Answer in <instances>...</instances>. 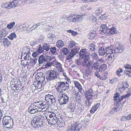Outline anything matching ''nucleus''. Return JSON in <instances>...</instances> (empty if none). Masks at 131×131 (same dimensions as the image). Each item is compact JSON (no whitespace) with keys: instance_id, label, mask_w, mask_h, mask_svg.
<instances>
[{"instance_id":"1","label":"nucleus","mask_w":131,"mask_h":131,"mask_svg":"<svg viewBox=\"0 0 131 131\" xmlns=\"http://www.w3.org/2000/svg\"><path fill=\"white\" fill-rule=\"evenodd\" d=\"M89 54L86 49H83L80 51L79 55V57L83 59L82 64L87 63L90 60Z\"/></svg>"},{"instance_id":"2","label":"nucleus","mask_w":131,"mask_h":131,"mask_svg":"<svg viewBox=\"0 0 131 131\" xmlns=\"http://www.w3.org/2000/svg\"><path fill=\"white\" fill-rule=\"evenodd\" d=\"M69 82L68 81L58 82L59 84L56 88L57 91L60 93L68 90L69 88Z\"/></svg>"},{"instance_id":"3","label":"nucleus","mask_w":131,"mask_h":131,"mask_svg":"<svg viewBox=\"0 0 131 131\" xmlns=\"http://www.w3.org/2000/svg\"><path fill=\"white\" fill-rule=\"evenodd\" d=\"M41 115H38L35 116L31 122V124L34 128H37L38 126L41 127L43 125V122L41 119Z\"/></svg>"},{"instance_id":"4","label":"nucleus","mask_w":131,"mask_h":131,"mask_svg":"<svg viewBox=\"0 0 131 131\" xmlns=\"http://www.w3.org/2000/svg\"><path fill=\"white\" fill-rule=\"evenodd\" d=\"M59 76L58 74L54 70H51L48 72L46 77L47 81L49 82L57 78Z\"/></svg>"},{"instance_id":"5","label":"nucleus","mask_w":131,"mask_h":131,"mask_svg":"<svg viewBox=\"0 0 131 131\" xmlns=\"http://www.w3.org/2000/svg\"><path fill=\"white\" fill-rule=\"evenodd\" d=\"M68 19L69 21L71 22H79L82 20L83 16L82 15H73L69 17Z\"/></svg>"},{"instance_id":"6","label":"nucleus","mask_w":131,"mask_h":131,"mask_svg":"<svg viewBox=\"0 0 131 131\" xmlns=\"http://www.w3.org/2000/svg\"><path fill=\"white\" fill-rule=\"evenodd\" d=\"M81 127L78 121L74 122L71 125V127H68L67 129V131H79Z\"/></svg>"},{"instance_id":"7","label":"nucleus","mask_w":131,"mask_h":131,"mask_svg":"<svg viewBox=\"0 0 131 131\" xmlns=\"http://www.w3.org/2000/svg\"><path fill=\"white\" fill-rule=\"evenodd\" d=\"M69 99V96L65 94H62L60 96L59 99V103L61 105L66 104L68 102Z\"/></svg>"},{"instance_id":"8","label":"nucleus","mask_w":131,"mask_h":131,"mask_svg":"<svg viewBox=\"0 0 131 131\" xmlns=\"http://www.w3.org/2000/svg\"><path fill=\"white\" fill-rule=\"evenodd\" d=\"M94 95L95 94L92 89H88L84 94V96L88 101L92 100L93 99V97Z\"/></svg>"},{"instance_id":"9","label":"nucleus","mask_w":131,"mask_h":131,"mask_svg":"<svg viewBox=\"0 0 131 131\" xmlns=\"http://www.w3.org/2000/svg\"><path fill=\"white\" fill-rule=\"evenodd\" d=\"M51 60V58L50 56L42 54L39 58V64H42L44 62L49 61Z\"/></svg>"},{"instance_id":"10","label":"nucleus","mask_w":131,"mask_h":131,"mask_svg":"<svg viewBox=\"0 0 131 131\" xmlns=\"http://www.w3.org/2000/svg\"><path fill=\"white\" fill-rule=\"evenodd\" d=\"M114 53H122L124 47L119 43L114 44L113 48Z\"/></svg>"},{"instance_id":"11","label":"nucleus","mask_w":131,"mask_h":131,"mask_svg":"<svg viewBox=\"0 0 131 131\" xmlns=\"http://www.w3.org/2000/svg\"><path fill=\"white\" fill-rule=\"evenodd\" d=\"M108 28L106 27L105 25H103L100 26V30L99 32L102 35L105 34H108Z\"/></svg>"},{"instance_id":"12","label":"nucleus","mask_w":131,"mask_h":131,"mask_svg":"<svg viewBox=\"0 0 131 131\" xmlns=\"http://www.w3.org/2000/svg\"><path fill=\"white\" fill-rule=\"evenodd\" d=\"M107 66L105 64L100 65L96 70L97 72H102L104 71L107 69Z\"/></svg>"},{"instance_id":"13","label":"nucleus","mask_w":131,"mask_h":131,"mask_svg":"<svg viewBox=\"0 0 131 131\" xmlns=\"http://www.w3.org/2000/svg\"><path fill=\"white\" fill-rule=\"evenodd\" d=\"M124 67L125 69V70L127 72L126 73V74L130 77L131 75L130 73H131V65L126 64Z\"/></svg>"},{"instance_id":"14","label":"nucleus","mask_w":131,"mask_h":131,"mask_svg":"<svg viewBox=\"0 0 131 131\" xmlns=\"http://www.w3.org/2000/svg\"><path fill=\"white\" fill-rule=\"evenodd\" d=\"M13 121V119L11 117L9 116H5L3 118V124L8 123L9 122Z\"/></svg>"},{"instance_id":"15","label":"nucleus","mask_w":131,"mask_h":131,"mask_svg":"<svg viewBox=\"0 0 131 131\" xmlns=\"http://www.w3.org/2000/svg\"><path fill=\"white\" fill-rule=\"evenodd\" d=\"M57 118L56 116H54L53 118H50V119H48L49 120L48 121V123L50 125H55L57 123Z\"/></svg>"},{"instance_id":"16","label":"nucleus","mask_w":131,"mask_h":131,"mask_svg":"<svg viewBox=\"0 0 131 131\" xmlns=\"http://www.w3.org/2000/svg\"><path fill=\"white\" fill-rule=\"evenodd\" d=\"M100 106V103H97L93 106L90 111L91 113V114H93L99 107Z\"/></svg>"},{"instance_id":"17","label":"nucleus","mask_w":131,"mask_h":131,"mask_svg":"<svg viewBox=\"0 0 131 131\" xmlns=\"http://www.w3.org/2000/svg\"><path fill=\"white\" fill-rule=\"evenodd\" d=\"M18 4V1H14L12 2L9 4H8V7L9 9L14 8Z\"/></svg>"},{"instance_id":"18","label":"nucleus","mask_w":131,"mask_h":131,"mask_svg":"<svg viewBox=\"0 0 131 131\" xmlns=\"http://www.w3.org/2000/svg\"><path fill=\"white\" fill-rule=\"evenodd\" d=\"M76 45L77 44L74 41L71 40L69 41L68 46L69 49H73L76 46Z\"/></svg>"},{"instance_id":"19","label":"nucleus","mask_w":131,"mask_h":131,"mask_svg":"<svg viewBox=\"0 0 131 131\" xmlns=\"http://www.w3.org/2000/svg\"><path fill=\"white\" fill-rule=\"evenodd\" d=\"M13 121L9 122L8 123L3 124L4 126L6 128L10 129L12 128L13 125Z\"/></svg>"},{"instance_id":"20","label":"nucleus","mask_w":131,"mask_h":131,"mask_svg":"<svg viewBox=\"0 0 131 131\" xmlns=\"http://www.w3.org/2000/svg\"><path fill=\"white\" fill-rule=\"evenodd\" d=\"M107 30H108V34H110V35H112L117 32L116 28L115 27H113L110 29L109 28Z\"/></svg>"},{"instance_id":"21","label":"nucleus","mask_w":131,"mask_h":131,"mask_svg":"<svg viewBox=\"0 0 131 131\" xmlns=\"http://www.w3.org/2000/svg\"><path fill=\"white\" fill-rule=\"evenodd\" d=\"M93 63V61L90 60L87 63L85 64H82V66L83 67H86L90 68L92 66Z\"/></svg>"},{"instance_id":"22","label":"nucleus","mask_w":131,"mask_h":131,"mask_svg":"<svg viewBox=\"0 0 131 131\" xmlns=\"http://www.w3.org/2000/svg\"><path fill=\"white\" fill-rule=\"evenodd\" d=\"M34 84L36 88L37 87L38 89L41 88L42 85V82L40 81H35Z\"/></svg>"},{"instance_id":"23","label":"nucleus","mask_w":131,"mask_h":131,"mask_svg":"<svg viewBox=\"0 0 131 131\" xmlns=\"http://www.w3.org/2000/svg\"><path fill=\"white\" fill-rule=\"evenodd\" d=\"M131 93H128L127 94L123 95L120 97H119V99H118L116 102H119L122 101L123 99L126 97H127L130 95Z\"/></svg>"},{"instance_id":"24","label":"nucleus","mask_w":131,"mask_h":131,"mask_svg":"<svg viewBox=\"0 0 131 131\" xmlns=\"http://www.w3.org/2000/svg\"><path fill=\"white\" fill-rule=\"evenodd\" d=\"M64 42L62 40H59L56 42L57 47L60 48L64 45Z\"/></svg>"},{"instance_id":"25","label":"nucleus","mask_w":131,"mask_h":131,"mask_svg":"<svg viewBox=\"0 0 131 131\" xmlns=\"http://www.w3.org/2000/svg\"><path fill=\"white\" fill-rule=\"evenodd\" d=\"M8 33V32L5 29H2L0 31V37H5Z\"/></svg>"},{"instance_id":"26","label":"nucleus","mask_w":131,"mask_h":131,"mask_svg":"<svg viewBox=\"0 0 131 131\" xmlns=\"http://www.w3.org/2000/svg\"><path fill=\"white\" fill-rule=\"evenodd\" d=\"M106 52L107 54H109L111 55L112 54H113L114 52L113 50L112 49L111 47H108L106 48Z\"/></svg>"},{"instance_id":"27","label":"nucleus","mask_w":131,"mask_h":131,"mask_svg":"<svg viewBox=\"0 0 131 131\" xmlns=\"http://www.w3.org/2000/svg\"><path fill=\"white\" fill-rule=\"evenodd\" d=\"M75 95L76 96V100L78 103H80L81 102V97L80 95L79 94V92H76Z\"/></svg>"},{"instance_id":"28","label":"nucleus","mask_w":131,"mask_h":131,"mask_svg":"<svg viewBox=\"0 0 131 131\" xmlns=\"http://www.w3.org/2000/svg\"><path fill=\"white\" fill-rule=\"evenodd\" d=\"M98 53L99 55L103 56L105 53L104 48L103 47H100L98 51Z\"/></svg>"},{"instance_id":"29","label":"nucleus","mask_w":131,"mask_h":131,"mask_svg":"<svg viewBox=\"0 0 131 131\" xmlns=\"http://www.w3.org/2000/svg\"><path fill=\"white\" fill-rule=\"evenodd\" d=\"M75 85L78 88L79 92L81 93L82 91V87L80 84L77 81H74Z\"/></svg>"},{"instance_id":"30","label":"nucleus","mask_w":131,"mask_h":131,"mask_svg":"<svg viewBox=\"0 0 131 131\" xmlns=\"http://www.w3.org/2000/svg\"><path fill=\"white\" fill-rule=\"evenodd\" d=\"M50 51L53 54H56L57 53L56 48L55 47H51L50 48Z\"/></svg>"},{"instance_id":"31","label":"nucleus","mask_w":131,"mask_h":131,"mask_svg":"<svg viewBox=\"0 0 131 131\" xmlns=\"http://www.w3.org/2000/svg\"><path fill=\"white\" fill-rule=\"evenodd\" d=\"M50 46L49 44L47 43H45L42 46L44 50L47 51H48L50 49Z\"/></svg>"},{"instance_id":"32","label":"nucleus","mask_w":131,"mask_h":131,"mask_svg":"<svg viewBox=\"0 0 131 131\" xmlns=\"http://www.w3.org/2000/svg\"><path fill=\"white\" fill-rule=\"evenodd\" d=\"M16 36L15 32H13L10 34L9 36L8 37V38L11 40H13L16 39Z\"/></svg>"},{"instance_id":"33","label":"nucleus","mask_w":131,"mask_h":131,"mask_svg":"<svg viewBox=\"0 0 131 131\" xmlns=\"http://www.w3.org/2000/svg\"><path fill=\"white\" fill-rule=\"evenodd\" d=\"M71 52H72L75 55L76 53H77L78 52L79 50L80 49V47L78 46H76L74 48H73Z\"/></svg>"},{"instance_id":"34","label":"nucleus","mask_w":131,"mask_h":131,"mask_svg":"<svg viewBox=\"0 0 131 131\" xmlns=\"http://www.w3.org/2000/svg\"><path fill=\"white\" fill-rule=\"evenodd\" d=\"M74 55L72 52L71 51L69 55L66 57V60H68V61H69L71 59Z\"/></svg>"},{"instance_id":"35","label":"nucleus","mask_w":131,"mask_h":131,"mask_svg":"<svg viewBox=\"0 0 131 131\" xmlns=\"http://www.w3.org/2000/svg\"><path fill=\"white\" fill-rule=\"evenodd\" d=\"M3 43L4 46H8L9 45L10 43L7 38H5L3 42Z\"/></svg>"},{"instance_id":"36","label":"nucleus","mask_w":131,"mask_h":131,"mask_svg":"<svg viewBox=\"0 0 131 131\" xmlns=\"http://www.w3.org/2000/svg\"><path fill=\"white\" fill-rule=\"evenodd\" d=\"M91 69L92 70H95L98 69L99 66V64L97 62H95L93 65Z\"/></svg>"},{"instance_id":"37","label":"nucleus","mask_w":131,"mask_h":131,"mask_svg":"<svg viewBox=\"0 0 131 131\" xmlns=\"http://www.w3.org/2000/svg\"><path fill=\"white\" fill-rule=\"evenodd\" d=\"M81 58L80 57L78 59H76L75 60V63L79 66L81 64L82 66L83 61H82L81 60Z\"/></svg>"},{"instance_id":"38","label":"nucleus","mask_w":131,"mask_h":131,"mask_svg":"<svg viewBox=\"0 0 131 131\" xmlns=\"http://www.w3.org/2000/svg\"><path fill=\"white\" fill-rule=\"evenodd\" d=\"M89 50L91 51H93L95 49V45L93 43L89 45Z\"/></svg>"},{"instance_id":"39","label":"nucleus","mask_w":131,"mask_h":131,"mask_svg":"<svg viewBox=\"0 0 131 131\" xmlns=\"http://www.w3.org/2000/svg\"><path fill=\"white\" fill-rule=\"evenodd\" d=\"M49 101H50L49 104H50V106L51 105H54L56 103V100H55V98L54 97L53 98L51 99Z\"/></svg>"},{"instance_id":"40","label":"nucleus","mask_w":131,"mask_h":131,"mask_svg":"<svg viewBox=\"0 0 131 131\" xmlns=\"http://www.w3.org/2000/svg\"><path fill=\"white\" fill-rule=\"evenodd\" d=\"M67 32H68L71 33V35L73 36H75L78 34V33L77 32L75 31L71 30H67Z\"/></svg>"},{"instance_id":"41","label":"nucleus","mask_w":131,"mask_h":131,"mask_svg":"<svg viewBox=\"0 0 131 131\" xmlns=\"http://www.w3.org/2000/svg\"><path fill=\"white\" fill-rule=\"evenodd\" d=\"M39 47L38 49L37 50V51L38 53H40L43 52L44 50V49H43V47L42 46H41V45H39Z\"/></svg>"},{"instance_id":"42","label":"nucleus","mask_w":131,"mask_h":131,"mask_svg":"<svg viewBox=\"0 0 131 131\" xmlns=\"http://www.w3.org/2000/svg\"><path fill=\"white\" fill-rule=\"evenodd\" d=\"M123 72V70L121 68H119L116 70V74L118 76L120 77L121 75V74H120V73L122 72Z\"/></svg>"},{"instance_id":"43","label":"nucleus","mask_w":131,"mask_h":131,"mask_svg":"<svg viewBox=\"0 0 131 131\" xmlns=\"http://www.w3.org/2000/svg\"><path fill=\"white\" fill-rule=\"evenodd\" d=\"M15 23L13 21L8 24L7 26V28L9 29H11L15 25Z\"/></svg>"},{"instance_id":"44","label":"nucleus","mask_w":131,"mask_h":131,"mask_svg":"<svg viewBox=\"0 0 131 131\" xmlns=\"http://www.w3.org/2000/svg\"><path fill=\"white\" fill-rule=\"evenodd\" d=\"M103 11L102 8L101 7H99L98 9L96 10V13L98 15H99L101 14Z\"/></svg>"},{"instance_id":"45","label":"nucleus","mask_w":131,"mask_h":131,"mask_svg":"<svg viewBox=\"0 0 131 131\" xmlns=\"http://www.w3.org/2000/svg\"><path fill=\"white\" fill-rule=\"evenodd\" d=\"M54 66L58 69L61 68L62 66L61 65L60 63L56 62H54Z\"/></svg>"},{"instance_id":"46","label":"nucleus","mask_w":131,"mask_h":131,"mask_svg":"<svg viewBox=\"0 0 131 131\" xmlns=\"http://www.w3.org/2000/svg\"><path fill=\"white\" fill-rule=\"evenodd\" d=\"M91 55L94 60H96L98 58V56L97 54L95 52L92 53Z\"/></svg>"},{"instance_id":"47","label":"nucleus","mask_w":131,"mask_h":131,"mask_svg":"<svg viewBox=\"0 0 131 131\" xmlns=\"http://www.w3.org/2000/svg\"><path fill=\"white\" fill-rule=\"evenodd\" d=\"M89 20L91 22L95 23L96 21V19L95 17L93 16H92L90 17Z\"/></svg>"},{"instance_id":"48","label":"nucleus","mask_w":131,"mask_h":131,"mask_svg":"<svg viewBox=\"0 0 131 131\" xmlns=\"http://www.w3.org/2000/svg\"><path fill=\"white\" fill-rule=\"evenodd\" d=\"M63 53L65 55H67L68 54L69 52V51L68 50V49L66 48H63L62 50Z\"/></svg>"},{"instance_id":"49","label":"nucleus","mask_w":131,"mask_h":131,"mask_svg":"<svg viewBox=\"0 0 131 131\" xmlns=\"http://www.w3.org/2000/svg\"><path fill=\"white\" fill-rule=\"evenodd\" d=\"M107 59L109 61H112V62H113L115 59V58L114 55L113 56H112L111 55H109L108 56Z\"/></svg>"},{"instance_id":"50","label":"nucleus","mask_w":131,"mask_h":131,"mask_svg":"<svg viewBox=\"0 0 131 131\" xmlns=\"http://www.w3.org/2000/svg\"><path fill=\"white\" fill-rule=\"evenodd\" d=\"M74 109L75 108L73 107L69 108V111L71 112V114L72 115L76 114V112L75 111Z\"/></svg>"},{"instance_id":"51","label":"nucleus","mask_w":131,"mask_h":131,"mask_svg":"<svg viewBox=\"0 0 131 131\" xmlns=\"http://www.w3.org/2000/svg\"><path fill=\"white\" fill-rule=\"evenodd\" d=\"M119 93H116V94H115L114 96V100L116 102L117 100H118V99H119Z\"/></svg>"},{"instance_id":"52","label":"nucleus","mask_w":131,"mask_h":131,"mask_svg":"<svg viewBox=\"0 0 131 131\" xmlns=\"http://www.w3.org/2000/svg\"><path fill=\"white\" fill-rule=\"evenodd\" d=\"M122 83L123 87L125 88V89L128 88L129 86V84H128L126 82L123 81Z\"/></svg>"},{"instance_id":"53","label":"nucleus","mask_w":131,"mask_h":131,"mask_svg":"<svg viewBox=\"0 0 131 131\" xmlns=\"http://www.w3.org/2000/svg\"><path fill=\"white\" fill-rule=\"evenodd\" d=\"M20 27H21V29H22L23 31L26 30H27V29L28 28V26H27V25H21Z\"/></svg>"},{"instance_id":"54","label":"nucleus","mask_w":131,"mask_h":131,"mask_svg":"<svg viewBox=\"0 0 131 131\" xmlns=\"http://www.w3.org/2000/svg\"><path fill=\"white\" fill-rule=\"evenodd\" d=\"M99 72H97V71H96L95 72L94 75H95L97 77V78H99L101 80H103L100 74L98 73Z\"/></svg>"},{"instance_id":"55","label":"nucleus","mask_w":131,"mask_h":131,"mask_svg":"<svg viewBox=\"0 0 131 131\" xmlns=\"http://www.w3.org/2000/svg\"><path fill=\"white\" fill-rule=\"evenodd\" d=\"M23 58L25 60L27 61H29V60L31 59L30 56L27 54H26V55Z\"/></svg>"},{"instance_id":"56","label":"nucleus","mask_w":131,"mask_h":131,"mask_svg":"<svg viewBox=\"0 0 131 131\" xmlns=\"http://www.w3.org/2000/svg\"><path fill=\"white\" fill-rule=\"evenodd\" d=\"M92 71V70L90 68H88L86 70L85 72V73L90 75L91 74Z\"/></svg>"},{"instance_id":"57","label":"nucleus","mask_w":131,"mask_h":131,"mask_svg":"<svg viewBox=\"0 0 131 131\" xmlns=\"http://www.w3.org/2000/svg\"><path fill=\"white\" fill-rule=\"evenodd\" d=\"M8 4H5L4 3H3L1 5V6L2 8H6L7 9H9V8L8 7Z\"/></svg>"},{"instance_id":"58","label":"nucleus","mask_w":131,"mask_h":131,"mask_svg":"<svg viewBox=\"0 0 131 131\" xmlns=\"http://www.w3.org/2000/svg\"><path fill=\"white\" fill-rule=\"evenodd\" d=\"M38 111V110H37L36 108V109H34L33 108L30 110V111H29V113H30L31 114H32L35 113L37 111Z\"/></svg>"},{"instance_id":"59","label":"nucleus","mask_w":131,"mask_h":131,"mask_svg":"<svg viewBox=\"0 0 131 131\" xmlns=\"http://www.w3.org/2000/svg\"><path fill=\"white\" fill-rule=\"evenodd\" d=\"M117 110V108H113L110 112V114H116L115 112H116Z\"/></svg>"},{"instance_id":"60","label":"nucleus","mask_w":131,"mask_h":131,"mask_svg":"<svg viewBox=\"0 0 131 131\" xmlns=\"http://www.w3.org/2000/svg\"><path fill=\"white\" fill-rule=\"evenodd\" d=\"M105 14L102 15L100 17V19L101 20L105 19L107 18V16L105 15Z\"/></svg>"},{"instance_id":"61","label":"nucleus","mask_w":131,"mask_h":131,"mask_svg":"<svg viewBox=\"0 0 131 131\" xmlns=\"http://www.w3.org/2000/svg\"><path fill=\"white\" fill-rule=\"evenodd\" d=\"M64 56L63 54H60L58 55L57 56V57L60 60H62L64 57Z\"/></svg>"},{"instance_id":"62","label":"nucleus","mask_w":131,"mask_h":131,"mask_svg":"<svg viewBox=\"0 0 131 131\" xmlns=\"http://www.w3.org/2000/svg\"><path fill=\"white\" fill-rule=\"evenodd\" d=\"M85 101V105L86 106L88 107H89L91 105L90 104L92 103V102H90V101Z\"/></svg>"},{"instance_id":"63","label":"nucleus","mask_w":131,"mask_h":131,"mask_svg":"<svg viewBox=\"0 0 131 131\" xmlns=\"http://www.w3.org/2000/svg\"><path fill=\"white\" fill-rule=\"evenodd\" d=\"M39 54V53L37 52H35L33 53L32 54V56L34 57H36Z\"/></svg>"},{"instance_id":"64","label":"nucleus","mask_w":131,"mask_h":131,"mask_svg":"<svg viewBox=\"0 0 131 131\" xmlns=\"http://www.w3.org/2000/svg\"><path fill=\"white\" fill-rule=\"evenodd\" d=\"M45 100L47 102V104L49 106H50V104H49L50 103L49 101L50 100V99L46 96L45 97Z\"/></svg>"}]
</instances>
